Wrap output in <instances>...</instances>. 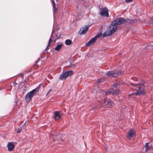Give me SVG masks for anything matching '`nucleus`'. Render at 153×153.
I'll return each instance as SVG.
<instances>
[{"mask_svg":"<svg viewBox=\"0 0 153 153\" xmlns=\"http://www.w3.org/2000/svg\"><path fill=\"white\" fill-rule=\"evenodd\" d=\"M130 84L134 86V88L136 91V92L134 93L135 95H140L144 94V88L143 85L131 82H130Z\"/></svg>","mask_w":153,"mask_h":153,"instance_id":"f257e3e1","label":"nucleus"},{"mask_svg":"<svg viewBox=\"0 0 153 153\" xmlns=\"http://www.w3.org/2000/svg\"><path fill=\"white\" fill-rule=\"evenodd\" d=\"M40 86H39L35 89L28 93L26 96L25 100L27 102H30L33 97L34 94L38 91Z\"/></svg>","mask_w":153,"mask_h":153,"instance_id":"f03ea898","label":"nucleus"},{"mask_svg":"<svg viewBox=\"0 0 153 153\" xmlns=\"http://www.w3.org/2000/svg\"><path fill=\"white\" fill-rule=\"evenodd\" d=\"M110 30H107L103 34V37H106L108 36H111L115 32L117 29L115 26H114L112 24L110 26Z\"/></svg>","mask_w":153,"mask_h":153,"instance_id":"7ed1b4c3","label":"nucleus"},{"mask_svg":"<svg viewBox=\"0 0 153 153\" xmlns=\"http://www.w3.org/2000/svg\"><path fill=\"white\" fill-rule=\"evenodd\" d=\"M128 22V20H126L123 18H118L113 21L111 24L114 26L116 27L117 29V27L118 25H120L125 23V22Z\"/></svg>","mask_w":153,"mask_h":153,"instance_id":"20e7f679","label":"nucleus"},{"mask_svg":"<svg viewBox=\"0 0 153 153\" xmlns=\"http://www.w3.org/2000/svg\"><path fill=\"white\" fill-rule=\"evenodd\" d=\"M74 72L72 70L65 71L63 72L60 75L59 79L62 80H65L68 76L73 75Z\"/></svg>","mask_w":153,"mask_h":153,"instance_id":"39448f33","label":"nucleus"},{"mask_svg":"<svg viewBox=\"0 0 153 153\" xmlns=\"http://www.w3.org/2000/svg\"><path fill=\"white\" fill-rule=\"evenodd\" d=\"M123 73V71H118L115 70L109 71L106 74L108 76L116 77Z\"/></svg>","mask_w":153,"mask_h":153,"instance_id":"423d86ee","label":"nucleus"},{"mask_svg":"<svg viewBox=\"0 0 153 153\" xmlns=\"http://www.w3.org/2000/svg\"><path fill=\"white\" fill-rule=\"evenodd\" d=\"M100 14L102 16L108 17L109 16L108 9L106 8H101Z\"/></svg>","mask_w":153,"mask_h":153,"instance_id":"0eeeda50","label":"nucleus"},{"mask_svg":"<svg viewBox=\"0 0 153 153\" xmlns=\"http://www.w3.org/2000/svg\"><path fill=\"white\" fill-rule=\"evenodd\" d=\"M136 136L135 132L134 129L132 128L130 129L129 131L128 132V134L127 136V137L131 139Z\"/></svg>","mask_w":153,"mask_h":153,"instance_id":"6e6552de","label":"nucleus"},{"mask_svg":"<svg viewBox=\"0 0 153 153\" xmlns=\"http://www.w3.org/2000/svg\"><path fill=\"white\" fill-rule=\"evenodd\" d=\"M112 91L114 93V95H116L119 93L120 91L118 88V85L117 83L114 84L112 87L111 88Z\"/></svg>","mask_w":153,"mask_h":153,"instance_id":"1a4fd4ad","label":"nucleus"},{"mask_svg":"<svg viewBox=\"0 0 153 153\" xmlns=\"http://www.w3.org/2000/svg\"><path fill=\"white\" fill-rule=\"evenodd\" d=\"M88 27L87 25H85V27H82L80 29L79 31V33L80 34H85L88 30Z\"/></svg>","mask_w":153,"mask_h":153,"instance_id":"9d476101","label":"nucleus"},{"mask_svg":"<svg viewBox=\"0 0 153 153\" xmlns=\"http://www.w3.org/2000/svg\"><path fill=\"white\" fill-rule=\"evenodd\" d=\"M96 38H92L88 42L86 43L85 45L86 47H89L90 45L93 44L94 42L96 41Z\"/></svg>","mask_w":153,"mask_h":153,"instance_id":"9b49d317","label":"nucleus"},{"mask_svg":"<svg viewBox=\"0 0 153 153\" xmlns=\"http://www.w3.org/2000/svg\"><path fill=\"white\" fill-rule=\"evenodd\" d=\"M54 119L55 120H59L61 117V114L58 111H56L54 112Z\"/></svg>","mask_w":153,"mask_h":153,"instance_id":"f8f14e48","label":"nucleus"},{"mask_svg":"<svg viewBox=\"0 0 153 153\" xmlns=\"http://www.w3.org/2000/svg\"><path fill=\"white\" fill-rule=\"evenodd\" d=\"M104 104L105 105H107L108 107H110L113 106L114 105L112 101L110 100H106L105 101Z\"/></svg>","mask_w":153,"mask_h":153,"instance_id":"ddd939ff","label":"nucleus"},{"mask_svg":"<svg viewBox=\"0 0 153 153\" xmlns=\"http://www.w3.org/2000/svg\"><path fill=\"white\" fill-rule=\"evenodd\" d=\"M149 143H146L145 145V147L146 151V152H147L150 149H153V146H149Z\"/></svg>","mask_w":153,"mask_h":153,"instance_id":"4468645a","label":"nucleus"},{"mask_svg":"<svg viewBox=\"0 0 153 153\" xmlns=\"http://www.w3.org/2000/svg\"><path fill=\"white\" fill-rule=\"evenodd\" d=\"M7 146H8V150L9 151H12L14 146L13 144L11 143H8Z\"/></svg>","mask_w":153,"mask_h":153,"instance_id":"2eb2a0df","label":"nucleus"},{"mask_svg":"<svg viewBox=\"0 0 153 153\" xmlns=\"http://www.w3.org/2000/svg\"><path fill=\"white\" fill-rule=\"evenodd\" d=\"M62 44H60L58 45L55 48V50L57 51H59L62 48Z\"/></svg>","mask_w":153,"mask_h":153,"instance_id":"dca6fc26","label":"nucleus"},{"mask_svg":"<svg viewBox=\"0 0 153 153\" xmlns=\"http://www.w3.org/2000/svg\"><path fill=\"white\" fill-rule=\"evenodd\" d=\"M53 37V35L52 34L51 36V38L49 40V41L48 42V45L47 48L46 49V50H47L49 49V48H48V47L50 46V43H51V42L52 41V38Z\"/></svg>","mask_w":153,"mask_h":153,"instance_id":"f3484780","label":"nucleus"},{"mask_svg":"<svg viewBox=\"0 0 153 153\" xmlns=\"http://www.w3.org/2000/svg\"><path fill=\"white\" fill-rule=\"evenodd\" d=\"M105 81L104 78H101L97 79V82L98 83L101 84V83Z\"/></svg>","mask_w":153,"mask_h":153,"instance_id":"a211bd4d","label":"nucleus"},{"mask_svg":"<svg viewBox=\"0 0 153 153\" xmlns=\"http://www.w3.org/2000/svg\"><path fill=\"white\" fill-rule=\"evenodd\" d=\"M52 1V4L53 5V8L54 11H56L57 10V8L55 7V3L54 1V0H51Z\"/></svg>","mask_w":153,"mask_h":153,"instance_id":"6ab92c4d","label":"nucleus"},{"mask_svg":"<svg viewBox=\"0 0 153 153\" xmlns=\"http://www.w3.org/2000/svg\"><path fill=\"white\" fill-rule=\"evenodd\" d=\"M65 43L68 45H70L72 43V41L70 39H67L65 41Z\"/></svg>","mask_w":153,"mask_h":153,"instance_id":"aec40b11","label":"nucleus"},{"mask_svg":"<svg viewBox=\"0 0 153 153\" xmlns=\"http://www.w3.org/2000/svg\"><path fill=\"white\" fill-rule=\"evenodd\" d=\"M106 93L107 94H112L114 95V93L112 91L111 89H110V91H107L106 92Z\"/></svg>","mask_w":153,"mask_h":153,"instance_id":"412c9836","label":"nucleus"},{"mask_svg":"<svg viewBox=\"0 0 153 153\" xmlns=\"http://www.w3.org/2000/svg\"><path fill=\"white\" fill-rule=\"evenodd\" d=\"M101 33H99L97 34V35H96L94 38H96V40H97V39L98 38H99L101 36Z\"/></svg>","mask_w":153,"mask_h":153,"instance_id":"4be33fe9","label":"nucleus"},{"mask_svg":"<svg viewBox=\"0 0 153 153\" xmlns=\"http://www.w3.org/2000/svg\"><path fill=\"white\" fill-rule=\"evenodd\" d=\"M132 1V0H126V2H131Z\"/></svg>","mask_w":153,"mask_h":153,"instance_id":"5701e85b","label":"nucleus"},{"mask_svg":"<svg viewBox=\"0 0 153 153\" xmlns=\"http://www.w3.org/2000/svg\"><path fill=\"white\" fill-rule=\"evenodd\" d=\"M131 79L132 80L135 81V80H136V79L134 77H132V78H131Z\"/></svg>","mask_w":153,"mask_h":153,"instance_id":"b1692460","label":"nucleus"},{"mask_svg":"<svg viewBox=\"0 0 153 153\" xmlns=\"http://www.w3.org/2000/svg\"><path fill=\"white\" fill-rule=\"evenodd\" d=\"M52 91V90L51 89L50 90L48 91V92L47 93V94H49L50 92Z\"/></svg>","mask_w":153,"mask_h":153,"instance_id":"393cba45","label":"nucleus"},{"mask_svg":"<svg viewBox=\"0 0 153 153\" xmlns=\"http://www.w3.org/2000/svg\"><path fill=\"white\" fill-rule=\"evenodd\" d=\"M21 131V130L20 129H18V131H17V133H19Z\"/></svg>","mask_w":153,"mask_h":153,"instance_id":"a878e982","label":"nucleus"},{"mask_svg":"<svg viewBox=\"0 0 153 153\" xmlns=\"http://www.w3.org/2000/svg\"><path fill=\"white\" fill-rule=\"evenodd\" d=\"M152 4H153V1H152Z\"/></svg>","mask_w":153,"mask_h":153,"instance_id":"bb28decb","label":"nucleus"}]
</instances>
